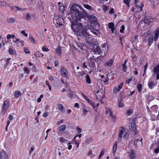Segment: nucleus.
Returning a JSON list of instances; mask_svg holds the SVG:
<instances>
[{"label": "nucleus", "instance_id": "nucleus-1", "mask_svg": "<svg viewBox=\"0 0 159 159\" xmlns=\"http://www.w3.org/2000/svg\"><path fill=\"white\" fill-rule=\"evenodd\" d=\"M72 18H70L71 21V28L73 31L76 33L78 37H81L86 41L90 47V49L95 53L98 54L102 53L100 47L96 43L89 41L92 36L87 32V28H84L81 32L83 23H86L85 18L87 16V13L80 5L74 4L70 8V12L68 14Z\"/></svg>", "mask_w": 159, "mask_h": 159}, {"label": "nucleus", "instance_id": "nucleus-2", "mask_svg": "<svg viewBox=\"0 0 159 159\" xmlns=\"http://www.w3.org/2000/svg\"><path fill=\"white\" fill-rule=\"evenodd\" d=\"M134 3L135 4V7L138 8L137 10L135 11V12H139L142 10V7H143V5L142 2H141L140 0H134Z\"/></svg>", "mask_w": 159, "mask_h": 159}, {"label": "nucleus", "instance_id": "nucleus-3", "mask_svg": "<svg viewBox=\"0 0 159 159\" xmlns=\"http://www.w3.org/2000/svg\"><path fill=\"white\" fill-rule=\"evenodd\" d=\"M105 97V92L104 90L101 89L96 92V99L99 101H101Z\"/></svg>", "mask_w": 159, "mask_h": 159}, {"label": "nucleus", "instance_id": "nucleus-4", "mask_svg": "<svg viewBox=\"0 0 159 159\" xmlns=\"http://www.w3.org/2000/svg\"><path fill=\"white\" fill-rule=\"evenodd\" d=\"M9 100H6L4 101L2 108V114H4L5 113L9 107Z\"/></svg>", "mask_w": 159, "mask_h": 159}, {"label": "nucleus", "instance_id": "nucleus-5", "mask_svg": "<svg viewBox=\"0 0 159 159\" xmlns=\"http://www.w3.org/2000/svg\"><path fill=\"white\" fill-rule=\"evenodd\" d=\"M152 72L154 75H156V79L159 80V63L153 69Z\"/></svg>", "mask_w": 159, "mask_h": 159}, {"label": "nucleus", "instance_id": "nucleus-6", "mask_svg": "<svg viewBox=\"0 0 159 159\" xmlns=\"http://www.w3.org/2000/svg\"><path fill=\"white\" fill-rule=\"evenodd\" d=\"M82 96L85 98L86 100L94 108L96 106L94 105V102L92 100L89 99L83 93H82Z\"/></svg>", "mask_w": 159, "mask_h": 159}, {"label": "nucleus", "instance_id": "nucleus-7", "mask_svg": "<svg viewBox=\"0 0 159 159\" xmlns=\"http://www.w3.org/2000/svg\"><path fill=\"white\" fill-rule=\"evenodd\" d=\"M61 75L66 78H68L67 74L68 72L66 68L63 67L61 68L60 70Z\"/></svg>", "mask_w": 159, "mask_h": 159}, {"label": "nucleus", "instance_id": "nucleus-8", "mask_svg": "<svg viewBox=\"0 0 159 159\" xmlns=\"http://www.w3.org/2000/svg\"><path fill=\"white\" fill-rule=\"evenodd\" d=\"M132 122L129 126V129L131 131H135L136 128V125L134 120L132 121Z\"/></svg>", "mask_w": 159, "mask_h": 159}, {"label": "nucleus", "instance_id": "nucleus-9", "mask_svg": "<svg viewBox=\"0 0 159 159\" xmlns=\"http://www.w3.org/2000/svg\"><path fill=\"white\" fill-rule=\"evenodd\" d=\"M120 128L118 139V140L120 141H121L122 140V137L124 132V127H121Z\"/></svg>", "mask_w": 159, "mask_h": 159}, {"label": "nucleus", "instance_id": "nucleus-10", "mask_svg": "<svg viewBox=\"0 0 159 159\" xmlns=\"http://www.w3.org/2000/svg\"><path fill=\"white\" fill-rule=\"evenodd\" d=\"M1 159H8L7 155L4 150L2 151L0 153Z\"/></svg>", "mask_w": 159, "mask_h": 159}, {"label": "nucleus", "instance_id": "nucleus-11", "mask_svg": "<svg viewBox=\"0 0 159 159\" xmlns=\"http://www.w3.org/2000/svg\"><path fill=\"white\" fill-rule=\"evenodd\" d=\"M113 62L114 60L113 59H110L105 64V66H111L113 64Z\"/></svg>", "mask_w": 159, "mask_h": 159}, {"label": "nucleus", "instance_id": "nucleus-12", "mask_svg": "<svg viewBox=\"0 0 159 159\" xmlns=\"http://www.w3.org/2000/svg\"><path fill=\"white\" fill-rule=\"evenodd\" d=\"M57 107L58 109L62 112L64 113L65 111L64 110V107L61 104L59 103L57 105Z\"/></svg>", "mask_w": 159, "mask_h": 159}, {"label": "nucleus", "instance_id": "nucleus-13", "mask_svg": "<svg viewBox=\"0 0 159 159\" xmlns=\"http://www.w3.org/2000/svg\"><path fill=\"white\" fill-rule=\"evenodd\" d=\"M107 114L110 116L112 118L115 119L116 117L113 115V113L111 110L107 108L106 110Z\"/></svg>", "mask_w": 159, "mask_h": 159}, {"label": "nucleus", "instance_id": "nucleus-14", "mask_svg": "<svg viewBox=\"0 0 159 159\" xmlns=\"http://www.w3.org/2000/svg\"><path fill=\"white\" fill-rule=\"evenodd\" d=\"M78 49L80 51H83L84 50V46L83 44L82 43H79L77 44Z\"/></svg>", "mask_w": 159, "mask_h": 159}, {"label": "nucleus", "instance_id": "nucleus-15", "mask_svg": "<svg viewBox=\"0 0 159 159\" xmlns=\"http://www.w3.org/2000/svg\"><path fill=\"white\" fill-rule=\"evenodd\" d=\"M156 85V84H155L154 82L152 81L148 83V86L149 88L151 89H153L154 86H155Z\"/></svg>", "mask_w": 159, "mask_h": 159}, {"label": "nucleus", "instance_id": "nucleus-16", "mask_svg": "<svg viewBox=\"0 0 159 159\" xmlns=\"http://www.w3.org/2000/svg\"><path fill=\"white\" fill-rule=\"evenodd\" d=\"M66 129V125H62L58 128V130L60 132H63Z\"/></svg>", "mask_w": 159, "mask_h": 159}, {"label": "nucleus", "instance_id": "nucleus-17", "mask_svg": "<svg viewBox=\"0 0 159 159\" xmlns=\"http://www.w3.org/2000/svg\"><path fill=\"white\" fill-rule=\"evenodd\" d=\"M55 52L58 55H60L61 54V47L59 46L55 50Z\"/></svg>", "mask_w": 159, "mask_h": 159}, {"label": "nucleus", "instance_id": "nucleus-18", "mask_svg": "<svg viewBox=\"0 0 159 159\" xmlns=\"http://www.w3.org/2000/svg\"><path fill=\"white\" fill-rule=\"evenodd\" d=\"M134 153V151L133 150H131L130 152H129V156L131 159H135V155Z\"/></svg>", "mask_w": 159, "mask_h": 159}, {"label": "nucleus", "instance_id": "nucleus-19", "mask_svg": "<svg viewBox=\"0 0 159 159\" xmlns=\"http://www.w3.org/2000/svg\"><path fill=\"white\" fill-rule=\"evenodd\" d=\"M117 142H116L114 143L113 147V153L115 154L117 149Z\"/></svg>", "mask_w": 159, "mask_h": 159}, {"label": "nucleus", "instance_id": "nucleus-20", "mask_svg": "<svg viewBox=\"0 0 159 159\" xmlns=\"http://www.w3.org/2000/svg\"><path fill=\"white\" fill-rule=\"evenodd\" d=\"M124 135L123 137L128 139L129 138V134L128 133V131H125V129H124Z\"/></svg>", "mask_w": 159, "mask_h": 159}, {"label": "nucleus", "instance_id": "nucleus-21", "mask_svg": "<svg viewBox=\"0 0 159 159\" xmlns=\"http://www.w3.org/2000/svg\"><path fill=\"white\" fill-rule=\"evenodd\" d=\"M7 22L9 24H12L15 23V20L13 18H10L7 19Z\"/></svg>", "mask_w": 159, "mask_h": 159}, {"label": "nucleus", "instance_id": "nucleus-22", "mask_svg": "<svg viewBox=\"0 0 159 159\" xmlns=\"http://www.w3.org/2000/svg\"><path fill=\"white\" fill-rule=\"evenodd\" d=\"M22 95L21 93L19 91H17L15 92L14 93V96L17 98Z\"/></svg>", "mask_w": 159, "mask_h": 159}, {"label": "nucleus", "instance_id": "nucleus-23", "mask_svg": "<svg viewBox=\"0 0 159 159\" xmlns=\"http://www.w3.org/2000/svg\"><path fill=\"white\" fill-rule=\"evenodd\" d=\"M153 42V37H150L148 40V44L149 46H150L151 44Z\"/></svg>", "mask_w": 159, "mask_h": 159}, {"label": "nucleus", "instance_id": "nucleus-24", "mask_svg": "<svg viewBox=\"0 0 159 159\" xmlns=\"http://www.w3.org/2000/svg\"><path fill=\"white\" fill-rule=\"evenodd\" d=\"M30 42L33 44H35V41L34 38L32 36H30L29 38Z\"/></svg>", "mask_w": 159, "mask_h": 159}, {"label": "nucleus", "instance_id": "nucleus-25", "mask_svg": "<svg viewBox=\"0 0 159 159\" xmlns=\"http://www.w3.org/2000/svg\"><path fill=\"white\" fill-rule=\"evenodd\" d=\"M86 82L88 84H90L91 82V80L88 75H86Z\"/></svg>", "mask_w": 159, "mask_h": 159}, {"label": "nucleus", "instance_id": "nucleus-26", "mask_svg": "<svg viewBox=\"0 0 159 159\" xmlns=\"http://www.w3.org/2000/svg\"><path fill=\"white\" fill-rule=\"evenodd\" d=\"M85 72L84 71H81L80 72H78V76L79 77L83 76L85 75Z\"/></svg>", "mask_w": 159, "mask_h": 159}, {"label": "nucleus", "instance_id": "nucleus-27", "mask_svg": "<svg viewBox=\"0 0 159 159\" xmlns=\"http://www.w3.org/2000/svg\"><path fill=\"white\" fill-rule=\"evenodd\" d=\"M124 106L123 102L122 100H120L118 103V106L119 107H122Z\"/></svg>", "mask_w": 159, "mask_h": 159}, {"label": "nucleus", "instance_id": "nucleus-28", "mask_svg": "<svg viewBox=\"0 0 159 159\" xmlns=\"http://www.w3.org/2000/svg\"><path fill=\"white\" fill-rule=\"evenodd\" d=\"M105 151V149H103L101 151L99 155L98 159L101 158V157L104 154Z\"/></svg>", "mask_w": 159, "mask_h": 159}, {"label": "nucleus", "instance_id": "nucleus-29", "mask_svg": "<svg viewBox=\"0 0 159 159\" xmlns=\"http://www.w3.org/2000/svg\"><path fill=\"white\" fill-rule=\"evenodd\" d=\"M108 27L110 29L114 28V24L113 22H110L108 24Z\"/></svg>", "mask_w": 159, "mask_h": 159}, {"label": "nucleus", "instance_id": "nucleus-30", "mask_svg": "<svg viewBox=\"0 0 159 159\" xmlns=\"http://www.w3.org/2000/svg\"><path fill=\"white\" fill-rule=\"evenodd\" d=\"M137 88L139 92H140L142 90V85L141 84H139L137 86Z\"/></svg>", "mask_w": 159, "mask_h": 159}, {"label": "nucleus", "instance_id": "nucleus-31", "mask_svg": "<svg viewBox=\"0 0 159 159\" xmlns=\"http://www.w3.org/2000/svg\"><path fill=\"white\" fill-rule=\"evenodd\" d=\"M84 6L86 9L90 10L91 11V10L93 9L92 7L91 6L85 4Z\"/></svg>", "mask_w": 159, "mask_h": 159}, {"label": "nucleus", "instance_id": "nucleus-32", "mask_svg": "<svg viewBox=\"0 0 159 159\" xmlns=\"http://www.w3.org/2000/svg\"><path fill=\"white\" fill-rule=\"evenodd\" d=\"M142 138H141L140 140H139L138 139H137L134 142V144L135 146L137 145V142L139 141L140 143H141V144H142Z\"/></svg>", "mask_w": 159, "mask_h": 159}, {"label": "nucleus", "instance_id": "nucleus-33", "mask_svg": "<svg viewBox=\"0 0 159 159\" xmlns=\"http://www.w3.org/2000/svg\"><path fill=\"white\" fill-rule=\"evenodd\" d=\"M93 141V139L91 137H89L87 139L86 142L88 143H91Z\"/></svg>", "mask_w": 159, "mask_h": 159}, {"label": "nucleus", "instance_id": "nucleus-34", "mask_svg": "<svg viewBox=\"0 0 159 159\" xmlns=\"http://www.w3.org/2000/svg\"><path fill=\"white\" fill-rule=\"evenodd\" d=\"M125 26L123 25H122L120 27V32L121 33H123L124 31L125 30Z\"/></svg>", "mask_w": 159, "mask_h": 159}, {"label": "nucleus", "instance_id": "nucleus-35", "mask_svg": "<svg viewBox=\"0 0 159 159\" xmlns=\"http://www.w3.org/2000/svg\"><path fill=\"white\" fill-rule=\"evenodd\" d=\"M159 34L158 33H154V40L155 41H156L158 39L159 37Z\"/></svg>", "mask_w": 159, "mask_h": 159}, {"label": "nucleus", "instance_id": "nucleus-36", "mask_svg": "<svg viewBox=\"0 0 159 159\" xmlns=\"http://www.w3.org/2000/svg\"><path fill=\"white\" fill-rule=\"evenodd\" d=\"M30 15L29 13H27L26 14L25 19L28 20H29L30 19Z\"/></svg>", "mask_w": 159, "mask_h": 159}, {"label": "nucleus", "instance_id": "nucleus-37", "mask_svg": "<svg viewBox=\"0 0 159 159\" xmlns=\"http://www.w3.org/2000/svg\"><path fill=\"white\" fill-rule=\"evenodd\" d=\"M24 72L26 73L27 74H29L30 72V71L28 68L25 67H24Z\"/></svg>", "mask_w": 159, "mask_h": 159}, {"label": "nucleus", "instance_id": "nucleus-38", "mask_svg": "<svg viewBox=\"0 0 159 159\" xmlns=\"http://www.w3.org/2000/svg\"><path fill=\"white\" fill-rule=\"evenodd\" d=\"M130 2V0H124V2L128 7H129Z\"/></svg>", "mask_w": 159, "mask_h": 159}, {"label": "nucleus", "instance_id": "nucleus-39", "mask_svg": "<svg viewBox=\"0 0 159 159\" xmlns=\"http://www.w3.org/2000/svg\"><path fill=\"white\" fill-rule=\"evenodd\" d=\"M13 7H15L16 8H17V11H20H20H24L25 9V8H20L19 7H17V6Z\"/></svg>", "mask_w": 159, "mask_h": 159}, {"label": "nucleus", "instance_id": "nucleus-40", "mask_svg": "<svg viewBox=\"0 0 159 159\" xmlns=\"http://www.w3.org/2000/svg\"><path fill=\"white\" fill-rule=\"evenodd\" d=\"M11 59V58H7L6 60V63L4 65V67L5 68L8 65V62Z\"/></svg>", "mask_w": 159, "mask_h": 159}, {"label": "nucleus", "instance_id": "nucleus-41", "mask_svg": "<svg viewBox=\"0 0 159 159\" xmlns=\"http://www.w3.org/2000/svg\"><path fill=\"white\" fill-rule=\"evenodd\" d=\"M103 10L106 12L109 9V7L107 6L104 5L103 7Z\"/></svg>", "mask_w": 159, "mask_h": 159}, {"label": "nucleus", "instance_id": "nucleus-42", "mask_svg": "<svg viewBox=\"0 0 159 159\" xmlns=\"http://www.w3.org/2000/svg\"><path fill=\"white\" fill-rule=\"evenodd\" d=\"M133 110H129L127 111L126 114H127L128 116H129L131 114L133 113Z\"/></svg>", "mask_w": 159, "mask_h": 159}, {"label": "nucleus", "instance_id": "nucleus-43", "mask_svg": "<svg viewBox=\"0 0 159 159\" xmlns=\"http://www.w3.org/2000/svg\"><path fill=\"white\" fill-rule=\"evenodd\" d=\"M119 91V90L118 89V88L117 87H115L113 89V92L115 93H116L118 91Z\"/></svg>", "mask_w": 159, "mask_h": 159}, {"label": "nucleus", "instance_id": "nucleus-44", "mask_svg": "<svg viewBox=\"0 0 159 159\" xmlns=\"http://www.w3.org/2000/svg\"><path fill=\"white\" fill-rule=\"evenodd\" d=\"M122 68H123V70L125 72H126L127 67L126 66V65H125V64H122Z\"/></svg>", "mask_w": 159, "mask_h": 159}, {"label": "nucleus", "instance_id": "nucleus-45", "mask_svg": "<svg viewBox=\"0 0 159 159\" xmlns=\"http://www.w3.org/2000/svg\"><path fill=\"white\" fill-rule=\"evenodd\" d=\"M133 80V77H131V78L129 79H128L126 81L125 83L126 84H129V82Z\"/></svg>", "mask_w": 159, "mask_h": 159}, {"label": "nucleus", "instance_id": "nucleus-46", "mask_svg": "<svg viewBox=\"0 0 159 159\" xmlns=\"http://www.w3.org/2000/svg\"><path fill=\"white\" fill-rule=\"evenodd\" d=\"M24 52H25V53H29L30 54V50L27 48H24Z\"/></svg>", "mask_w": 159, "mask_h": 159}, {"label": "nucleus", "instance_id": "nucleus-47", "mask_svg": "<svg viewBox=\"0 0 159 159\" xmlns=\"http://www.w3.org/2000/svg\"><path fill=\"white\" fill-rule=\"evenodd\" d=\"M114 10L113 8H111V10L109 11V13L110 14H112L114 13Z\"/></svg>", "mask_w": 159, "mask_h": 159}, {"label": "nucleus", "instance_id": "nucleus-48", "mask_svg": "<svg viewBox=\"0 0 159 159\" xmlns=\"http://www.w3.org/2000/svg\"><path fill=\"white\" fill-rule=\"evenodd\" d=\"M83 115L84 116H85L88 112V111L87 110L85 109H83Z\"/></svg>", "mask_w": 159, "mask_h": 159}, {"label": "nucleus", "instance_id": "nucleus-49", "mask_svg": "<svg viewBox=\"0 0 159 159\" xmlns=\"http://www.w3.org/2000/svg\"><path fill=\"white\" fill-rule=\"evenodd\" d=\"M143 21L145 23L149 24V23L151 22V21H150L149 20L147 19H144V20Z\"/></svg>", "mask_w": 159, "mask_h": 159}, {"label": "nucleus", "instance_id": "nucleus-50", "mask_svg": "<svg viewBox=\"0 0 159 159\" xmlns=\"http://www.w3.org/2000/svg\"><path fill=\"white\" fill-rule=\"evenodd\" d=\"M21 34H23L25 36L27 37L28 36V34L25 33V32L24 30L21 31Z\"/></svg>", "mask_w": 159, "mask_h": 159}, {"label": "nucleus", "instance_id": "nucleus-51", "mask_svg": "<svg viewBox=\"0 0 159 159\" xmlns=\"http://www.w3.org/2000/svg\"><path fill=\"white\" fill-rule=\"evenodd\" d=\"M123 82H122L120 83V85H118L117 88L119 90H120V89H122V87L123 85Z\"/></svg>", "mask_w": 159, "mask_h": 159}, {"label": "nucleus", "instance_id": "nucleus-52", "mask_svg": "<svg viewBox=\"0 0 159 159\" xmlns=\"http://www.w3.org/2000/svg\"><path fill=\"white\" fill-rule=\"evenodd\" d=\"M76 129L78 133H80L81 132V129L79 127H77L76 128Z\"/></svg>", "mask_w": 159, "mask_h": 159}, {"label": "nucleus", "instance_id": "nucleus-53", "mask_svg": "<svg viewBox=\"0 0 159 159\" xmlns=\"http://www.w3.org/2000/svg\"><path fill=\"white\" fill-rule=\"evenodd\" d=\"M42 50L43 51H45V52H48L49 50L46 47H43Z\"/></svg>", "mask_w": 159, "mask_h": 159}, {"label": "nucleus", "instance_id": "nucleus-54", "mask_svg": "<svg viewBox=\"0 0 159 159\" xmlns=\"http://www.w3.org/2000/svg\"><path fill=\"white\" fill-rule=\"evenodd\" d=\"M9 53L10 54L13 55L14 54L13 50L12 48H10L9 49Z\"/></svg>", "mask_w": 159, "mask_h": 159}, {"label": "nucleus", "instance_id": "nucleus-55", "mask_svg": "<svg viewBox=\"0 0 159 159\" xmlns=\"http://www.w3.org/2000/svg\"><path fill=\"white\" fill-rule=\"evenodd\" d=\"M155 152L156 153H157L159 151V146L157 148L155 149L154 150Z\"/></svg>", "mask_w": 159, "mask_h": 159}, {"label": "nucleus", "instance_id": "nucleus-56", "mask_svg": "<svg viewBox=\"0 0 159 159\" xmlns=\"http://www.w3.org/2000/svg\"><path fill=\"white\" fill-rule=\"evenodd\" d=\"M65 141V139L62 137H61V138H60V141L61 142H64Z\"/></svg>", "mask_w": 159, "mask_h": 159}, {"label": "nucleus", "instance_id": "nucleus-57", "mask_svg": "<svg viewBox=\"0 0 159 159\" xmlns=\"http://www.w3.org/2000/svg\"><path fill=\"white\" fill-rule=\"evenodd\" d=\"M68 96L70 98H71L73 97V95L72 93H68Z\"/></svg>", "mask_w": 159, "mask_h": 159}, {"label": "nucleus", "instance_id": "nucleus-58", "mask_svg": "<svg viewBox=\"0 0 159 159\" xmlns=\"http://www.w3.org/2000/svg\"><path fill=\"white\" fill-rule=\"evenodd\" d=\"M20 41L19 40V39H18L16 38L15 39V41H14V40H13V41L14 42L16 43H20Z\"/></svg>", "mask_w": 159, "mask_h": 159}, {"label": "nucleus", "instance_id": "nucleus-59", "mask_svg": "<svg viewBox=\"0 0 159 159\" xmlns=\"http://www.w3.org/2000/svg\"><path fill=\"white\" fill-rule=\"evenodd\" d=\"M59 64L58 61L57 60H56L54 62V65L56 67Z\"/></svg>", "mask_w": 159, "mask_h": 159}, {"label": "nucleus", "instance_id": "nucleus-60", "mask_svg": "<svg viewBox=\"0 0 159 159\" xmlns=\"http://www.w3.org/2000/svg\"><path fill=\"white\" fill-rule=\"evenodd\" d=\"M48 115V112H45L43 114V116L44 117H46Z\"/></svg>", "mask_w": 159, "mask_h": 159}, {"label": "nucleus", "instance_id": "nucleus-61", "mask_svg": "<svg viewBox=\"0 0 159 159\" xmlns=\"http://www.w3.org/2000/svg\"><path fill=\"white\" fill-rule=\"evenodd\" d=\"M7 38L8 39H10L11 38V35L10 34H7Z\"/></svg>", "mask_w": 159, "mask_h": 159}, {"label": "nucleus", "instance_id": "nucleus-62", "mask_svg": "<svg viewBox=\"0 0 159 159\" xmlns=\"http://www.w3.org/2000/svg\"><path fill=\"white\" fill-rule=\"evenodd\" d=\"M38 53L39 56V57H42L43 56V54L41 53L39 51H38Z\"/></svg>", "mask_w": 159, "mask_h": 159}, {"label": "nucleus", "instance_id": "nucleus-63", "mask_svg": "<svg viewBox=\"0 0 159 159\" xmlns=\"http://www.w3.org/2000/svg\"><path fill=\"white\" fill-rule=\"evenodd\" d=\"M155 33L159 34V27L156 29Z\"/></svg>", "mask_w": 159, "mask_h": 159}, {"label": "nucleus", "instance_id": "nucleus-64", "mask_svg": "<svg viewBox=\"0 0 159 159\" xmlns=\"http://www.w3.org/2000/svg\"><path fill=\"white\" fill-rule=\"evenodd\" d=\"M13 84L12 82H11L8 84V86L9 88H11L12 87Z\"/></svg>", "mask_w": 159, "mask_h": 159}]
</instances>
